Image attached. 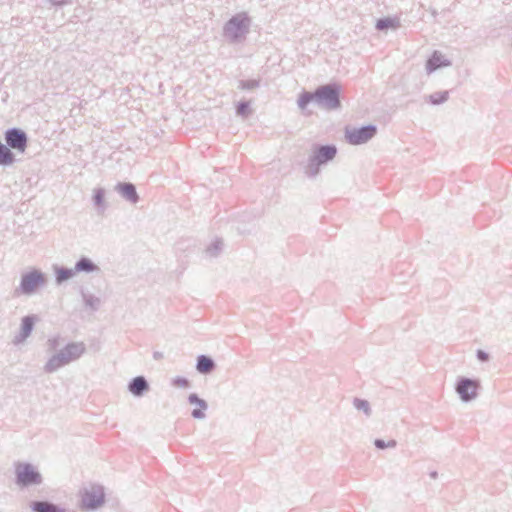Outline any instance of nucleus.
Segmentation results:
<instances>
[{"instance_id": "obj_31", "label": "nucleus", "mask_w": 512, "mask_h": 512, "mask_svg": "<svg viewBox=\"0 0 512 512\" xmlns=\"http://www.w3.org/2000/svg\"><path fill=\"white\" fill-rule=\"evenodd\" d=\"M374 445L377 449L394 448V447H396L397 442L395 440H390L388 442H385L382 439H376L374 441Z\"/></svg>"}, {"instance_id": "obj_3", "label": "nucleus", "mask_w": 512, "mask_h": 512, "mask_svg": "<svg viewBox=\"0 0 512 512\" xmlns=\"http://www.w3.org/2000/svg\"><path fill=\"white\" fill-rule=\"evenodd\" d=\"M336 154L337 148L335 145L327 144L316 146L308 158L305 174L308 177H316L320 172V166L332 161Z\"/></svg>"}, {"instance_id": "obj_7", "label": "nucleus", "mask_w": 512, "mask_h": 512, "mask_svg": "<svg viewBox=\"0 0 512 512\" xmlns=\"http://www.w3.org/2000/svg\"><path fill=\"white\" fill-rule=\"evenodd\" d=\"M480 382L476 379L468 377H458L455 384V391L462 402L468 403L474 401L478 397V389Z\"/></svg>"}, {"instance_id": "obj_23", "label": "nucleus", "mask_w": 512, "mask_h": 512, "mask_svg": "<svg viewBox=\"0 0 512 512\" xmlns=\"http://www.w3.org/2000/svg\"><path fill=\"white\" fill-rule=\"evenodd\" d=\"M82 298L85 306L92 311L98 310L101 300L93 294L82 293Z\"/></svg>"}, {"instance_id": "obj_5", "label": "nucleus", "mask_w": 512, "mask_h": 512, "mask_svg": "<svg viewBox=\"0 0 512 512\" xmlns=\"http://www.w3.org/2000/svg\"><path fill=\"white\" fill-rule=\"evenodd\" d=\"M42 481L41 473L31 463L17 462L15 464V483L19 487L40 485Z\"/></svg>"}, {"instance_id": "obj_19", "label": "nucleus", "mask_w": 512, "mask_h": 512, "mask_svg": "<svg viewBox=\"0 0 512 512\" xmlns=\"http://www.w3.org/2000/svg\"><path fill=\"white\" fill-rule=\"evenodd\" d=\"M31 509L33 512H65V510L58 505L48 501H33L31 503Z\"/></svg>"}, {"instance_id": "obj_15", "label": "nucleus", "mask_w": 512, "mask_h": 512, "mask_svg": "<svg viewBox=\"0 0 512 512\" xmlns=\"http://www.w3.org/2000/svg\"><path fill=\"white\" fill-rule=\"evenodd\" d=\"M34 323H35V319H34V316H25L22 318V321H21V332L18 336L15 337V340L14 342L15 343H20V342H23L24 340H26L33 328H34Z\"/></svg>"}, {"instance_id": "obj_16", "label": "nucleus", "mask_w": 512, "mask_h": 512, "mask_svg": "<svg viewBox=\"0 0 512 512\" xmlns=\"http://www.w3.org/2000/svg\"><path fill=\"white\" fill-rule=\"evenodd\" d=\"M77 273H94L98 272L99 267L88 257L82 256L74 266Z\"/></svg>"}, {"instance_id": "obj_11", "label": "nucleus", "mask_w": 512, "mask_h": 512, "mask_svg": "<svg viewBox=\"0 0 512 512\" xmlns=\"http://www.w3.org/2000/svg\"><path fill=\"white\" fill-rule=\"evenodd\" d=\"M451 66V61L447 59L440 51H434L430 58L426 62V72L428 74L433 73L434 71Z\"/></svg>"}, {"instance_id": "obj_25", "label": "nucleus", "mask_w": 512, "mask_h": 512, "mask_svg": "<svg viewBox=\"0 0 512 512\" xmlns=\"http://www.w3.org/2000/svg\"><path fill=\"white\" fill-rule=\"evenodd\" d=\"M353 406L358 411H362L367 417H370L372 414L370 403L365 399L354 398Z\"/></svg>"}, {"instance_id": "obj_22", "label": "nucleus", "mask_w": 512, "mask_h": 512, "mask_svg": "<svg viewBox=\"0 0 512 512\" xmlns=\"http://www.w3.org/2000/svg\"><path fill=\"white\" fill-rule=\"evenodd\" d=\"M223 247H224V243L222 240H215L214 242H212L205 250V256L207 258H215L217 257L223 250Z\"/></svg>"}, {"instance_id": "obj_10", "label": "nucleus", "mask_w": 512, "mask_h": 512, "mask_svg": "<svg viewBox=\"0 0 512 512\" xmlns=\"http://www.w3.org/2000/svg\"><path fill=\"white\" fill-rule=\"evenodd\" d=\"M6 145L10 150L23 153L27 148L28 137L27 134L20 128H10L5 131Z\"/></svg>"}, {"instance_id": "obj_2", "label": "nucleus", "mask_w": 512, "mask_h": 512, "mask_svg": "<svg viewBox=\"0 0 512 512\" xmlns=\"http://www.w3.org/2000/svg\"><path fill=\"white\" fill-rule=\"evenodd\" d=\"M252 20L247 12L232 16L223 27V36L229 43L242 42L250 31Z\"/></svg>"}, {"instance_id": "obj_9", "label": "nucleus", "mask_w": 512, "mask_h": 512, "mask_svg": "<svg viewBox=\"0 0 512 512\" xmlns=\"http://www.w3.org/2000/svg\"><path fill=\"white\" fill-rule=\"evenodd\" d=\"M105 502V493L101 486H92L86 489L82 494L81 508L85 510H95L101 507Z\"/></svg>"}, {"instance_id": "obj_33", "label": "nucleus", "mask_w": 512, "mask_h": 512, "mask_svg": "<svg viewBox=\"0 0 512 512\" xmlns=\"http://www.w3.org/2000/svg\"><path fill=\"white\" fill-rule=\"evenodd\" d=\"M54 6H64L72 2V0H48Z\"/></svg>"}, {"instance_id": "obj_27", "label": "nucleus", "mask_w": 512, "mask_h": 512, "mask_svg": "<svg viewBox=\"0 0 512 512\" xmlns=\"http://www.w3.org/2000/svg\"><path fill=\"white\" fill-rule=\"evenodd\" d=\"M249 105H250V102H247V101L239 102L236 106V114L243 118L247 117L251 112L249 109Z\"/></svg>"}, {"instance_id": "obj_28", "label": "nucleus", "mask_w": 512, "mask_h": 512, "mask_svg": "<svg viewBox=\"0 0 512 512\" xmlns=\"http://www.w3.org/2000/svg\"><path fill=\"white\" fill-rule=\"evenodd\" d=\"M391 27H395L394 20L391 18H381L376 22V28L379 31H384Z\"/></svg>"}, {"instance_id": "obj_18", "label": "nucleus", "mask_w": 512, "mask_h": 512, "mask_svg": "<svg viewBox=\"0 0 512 512\" xmlns=\"http://www.w3.org/2000/svg\"><path fill=\"white\" fill-rule=\"evenodd\" d=\"M215 368L214 360L206 355H200L197 357L196 369L201 374H209Z\"/></svg>"}, {"instance_id": "obj_4", "label": "nucleus", "mask_w": 512, "mask_h": 512, "mask_svg": "<svg viewBox=\"0 0 512 512\" xmlns=\"http://www.w3.org/2000/svg\"><path fill=\"white\" fill-rule=\"evenodd\" d=\"M316 105L326 110H336L341 107L340 88L337 84L321 85L315 90Z\"/></svg>"}, {"instance_id": "obj_20", "label": "nucleus", "mask_w": 512, "mask_h": 512, "mask_svg": "<svg viewBox=\"0 0 512 512\" xmlns=\"http://www.w3.org/2000/svg\"><path fill=\"white\" fill-rule=\"evenodd\" d=\"M93 203L97 208L99 215H103L106 210L105 203V190L103 188H97L93 191Z\"/></svg>"}, {"instance_id": "obj_30", "label": "nucleus", "mask_w": 512, "mask_h": 512, "mask_svg": "<svg viewBox=\"0 0 512 512\" xmlns=\"http://www.w3.org/2000/svg\"><path fill=\"white\" fill-rule=\"evenodd\" d=\"M172 385L176 388L187 389L190 387V382L185 377L176 376L172 379Z\"/></svg>"}, {"instance_id": "obj_8", "label": "nucleus", "mask_w": 512, "mask_h": 512, "mask_svg": "<svg viewBox=\"0 0 512 512\" xmlns=\"http://www.w3.org/2000/svg\"><path fill=\"white\" fill-rule=\"evenodd\" d=\"M46 278L43 272L33 269L21 276L19 290L24 295H32L36 289L45 285Z\"/></svg>"}, {"instance_id": "obj_21", "label": "nucleus", "mask_w": 512, "mask_h": 512, "mask_svg": "<svg viewBox=\"0 0 512 512\" xmlns=\"http://www.w3.org/2000/svg\"><path fill=\"white\" fill-rule=\"evenodd\" d=\"M15 162V155L9 147L0 141V165L10 166Z\"/></svg>"}, {"instance_id": "obj_29", "label": "nucleus", "mask_w": 512, "mask_h": 512, "mask_svg": "<svg viewBox=\"0 0 512 512\" xmlns=\"http://www.w3.org/2000/svg\"><path fill=\"white\" fill-rule=\"evenodd\" d=\"M259 86L258 80H241L239 81L238 88L242 90H253Z\"/></svg>"}, {"instance_id": "obj_32", "label": "nucleus", "mask_w": 512, "mask_h": 512, "mask_svg": "<svg viewBox=\"0 0 512 512\" xmlns=\"http://www.w3.org/2000/svg\"><path fill=\"white\" fill-rule=\"evenodd\" d=\"M477 358L481 362H486L489 360V354L483 350L477 351Z\"/></svg>"}, {"instance_id": "obj_13", "label": "nucleus", "mask_w": 512, "mask_h": 512, "mask_svg": "<svg viewBox=\"0 0 512 512\" xmlns=\"http://www.w3.org/2000/svg\"><path fill=\"white\" fill-rule=\"evenodd\" d=\"M149 390V383L144 376L134 377L128 384V391L135 397H141Z\"/></svg>"}, {"instance_id": "obj_12", "label": "nucleus", "mask_w": 512, "mask_h": 512, "mask_svg": "<svg viewBox=\"0 0 512 512\" xmlns=\"http://www.w3.org/2000/svg\"><path fill=\"white\" fill-rule=\"evenodd\" d=\"M115 190L128 202L136 204L139 200L138 193L134 184L130 182H120L115 186Z\"/></svg>"}, {"instance_id": "obj_17", "label": "nucleus", "mask_w": 512, "mask_h": 512, "mask_svg": "<svg viewBox=\"0 0 512 512\" xmlns=\"http://www.w3.org/2000/svg\"><path fill=\"white\" fill-rule=\"evenodd\" d=\"M53 269L55 273V281L58 285H61L63 282L70 280L76 275L74 268L55 265Z\"/></svg>"}, {"instance_id": "obj_6", "label": "nucleus", "mask_w": 512, "mask_h": 512, "mask_svg": "<svg viewBox=\"0 0 512 512\" xmlns=\"http://www.w3.org/2000/svg\"><path fill=\"white\" fill-rule=\"evenodd\" d=\"M377 134V127L375 125H366L359 128L346 127L345 139L351 145H362L367 143Z\"/></svg>"}, {"instance_id": "obj_1", "label": "nucleus", "mask_w": 512, "mask_h": 512, "mask_svg": "<svg viewBox=\"0 0 512 512\" xmlns=\"http://www.w3.org/2000/svg\"><path fill=\"white\" fill-rule=\"evenodd\" d=\"M63 339L57 335L50 337L47 342V351L54 352V354L47 360L44 365L46 373H54L60 368L78 360L86 351V346L83 342H70L60 348Z\"/></svg>"}, {"instance_id": "obj_14", "label": "nucleus", "mask_w": 512, "mask_h": 512, "mask_svg": "<svg viewBox=\"0 0 512 512\" xmlns=\"http://www.w3.org/2000/svg\"><path fill=\"white\" fill-rule=\"evenodd\" d=\"M188 402L191 405L197 406V408L193 409L191 412L193 418L201 420L206 417L205 411L208 409V404L204 399L199 398L196 393H191L188 396Z\"/></svg>"}, {"instance_id": "obj_34", "label": "nucleus", "mask_w": 512, "mask_h": 512, "mask_svg": "<svg viewBox=\"0 0 512 512\" xmlns=\"http://www.w3.org/2000/svg\"><path fill=\"white\" fill-rule=\"evenodd\" d=\"M429 475H430V477H431L432 479H436V478L438 477V473H437L436 471H432V472H430V474H429Z\"/></svg>"}, {"instance_id": "obj_26", "label": "nucleus", "mask_w": 512, "mask_h": 512, "mask_svg": "<svg viewBox=\"0 0 512 512\" xmlns=\"http://www.w3.org/2000/svg\"><path fill=\"white\" fill-rule=\"evenodd\" d=\"M449 92L448 91H439L428 96V100L433 105H439L445 103L448 100Z\"/></svg>"}, {"instance_id": "obj_24", "label": "nucleus", "mask_w": 512, "mask_h": 512, "mask_svg": "<svg viewBox=\"0 0 512 512\" xmlns=\"http://www.w3.org/2000/svg\"><path fill=\"white\" fill-rule=\"evenodd\" d=\"M312 101L316 104L315 91L313 93L304 91L300 94L297 104L301 110H304Z\"/></svg>"}]
</instances>
